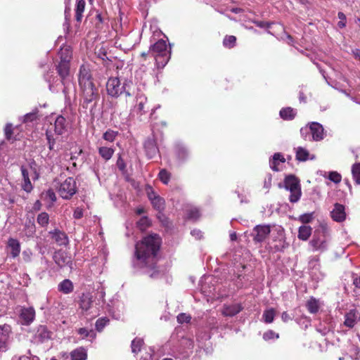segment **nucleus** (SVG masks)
<instances>
[{
  "mask_svg": "<svg viewBox=\"0 0 360 360\" xmlns=\"http://www.w3.org/2000/svg\"><path fill=\"white\" fill-rule=\"evenodd\" d=\"M161 245V238L158 234H150L135 246L134 266L141 269L143 274L151 278H158L161 271L157 266V254Z\"/></svg>",
  "mask_w": 360,
  "mask_h": 360,
  "instance_id": "1",
  "label": "nucleus"
},
{
  "mask_svg": "<svg viewBox=\"0 0 360 360\" xmlns=\"http://www.w3.org/2000/svg\"><path fill=\"white\" fill-rule=\"evenodd\" d=\"M148 52L154 58L158 68H164L169 60L171 53L163 39H160L150 45Z\"/></svg>",
  "mask_w": 360,
  "mask_h": 360,
  "instance_id": "2",
  "label": "nucleus"
},
{
  "mask_svg": "<svg viewBox=\"0 0 360 360\" xmlns=\"http://www.w3.org/2000/svg\"><path fill=\"white\" fill-rule=\"evenodd\" d=\"M278 186L283 187L281 184H279ZM283 187L290 192L289 197L290 202H297L300 199L302 191L300 181L295 175L290 174L285 178Z\"/></svg>",
  "mask_w": 360,
  "mask_h": 360,
  "instance_id": "3",
  "label": "nucleus"
},
{
  "mask_svg": "<svg viewBox=\"0 0 360 360\" xmlns=\"http://www.w3.org/2000/svg\"><path fill=\"white\" fill-rule=\"evenodd\" d=\"M328 243L327 229L325 227H321L314 231L309 245L314 251L324 252L327 250Z\"/></svg>",
  "mask_w": 360,
  "mask_h": 360,
  "instance_id": "4",
  "label": "nucleus"
},
{
  "mask_svg": "<svg viewBox=\"0 0 360 360\" xmlns=\"http://www.w3.org/2000/svg\"><path fill=\"white\" fill-rule=\"evenodd\" d=\"M108 94L113 97H117L123 92L127 96H131L128 90H126V84H121L120 79L117 77L110 78L106 84Z\"/></svg>",
  "mask_w": 360,
  "mask_h": 360,
  "instance_id": "5",
  "label": "nucleus"
},
{
  "mask_svg": "<svg viewBox=\"0 0 360 360\" xmlns=\"http://www.w3.org/2000/svg\"><path fill=\"white\" fill-rule=\"evenodd\" d=\"M150 108L147 97L143 94H138L136 97V104L132 109L133 113L141 119V117L146 115Z\"/></svg>",
  "mask_w": 360,
  "mask_h": 360,
  "instance_id": "6",
  "label": "nucleus"
},
{
  "mask_svg": "<svg viewBox=\"0 0 360 360\" xmlns=\"http://www.w3.org/2000/svg\"><path fill=\"white\" fill-rule=\"evenodd\" d=\"M77 191L76 181L72 178L66 179L63 183L60 184L58 188V193L64 199L70 198Z\"/></svg>",
  "mask_w": 360,
  "mask_h": 360,
  "instance_id": "7",
  "label": "nucleus"
},
{
  "mask_svg": "<svg viewBox=\"0 0 360 360\" xmlns=\"http://www.w3.org/2000/svg\"><path fill=\"white\" fill-rule=\"evenodd\" d=\"M80 87L82 90V96L84 99L83 107L88 108L89 104L92 102L96 103L98 100V90L95 88L94 84L82 86Z\"/></svg>",
  "mask_w": 360,
  "mask_h": 360,
  "instance_id": "8",
  "label": "nucleus"
},
{
  "mask_svg": "<svg viewBox=\"0 0 360 360\" xmlns=\"http://www.w3.org/2000/svg\"><path fill=\"white\" fill-rule=\"evenodd\" d=\"M12 329L10 325L0 326V352H5L8 347Z\"/></svg>",
  "mask_w": 360,
  "mask_h": 360,
  "instance_id": "9",
  "label": "nucleus"
},
{
  "mask_svg": "<svg viewBox=\"0 0 360 360\" xmlns=\"http://www.w3.org/2000/svg\"><path fill=\"white\" fill-rule=\"evenodd\" d=\"M53 260L60 268L68 266L72 269V261L68 254L62 250L57 251L53 255Z\"/></svg>",
  "mask_w": 360,
  "mask_h": 360,
  "instance_id": "10",
  "label": "nucleus"
},
{
  "mask_svg": "<svg viewBox=\"0 0 360 360\" xmlns=\"http://www.w3.org/2000/svg\"><path fill=\"white\" fill-rule=\"evenodd\" d=\"M271 232L270 226L267 225H257L253 229V240L256 243L263 242Z\"/></svg>",
  "mask_w": 360,
  "mask_h": 360,
  "instance_id": "11",
  "label": "nucleus"
},
{
  "mask_svg": "<svg viewBox=\"0 0 360 360\" xmlns=\"http://www.w3.org/2000/svg\"><path fill=\"white\" fill-rule=\"evenodd\" d=\"M57 71L58 75L62 78V82L64 86H65V79L66 77L69 75L70 72V66H69V61L66 59H61L60 62L57 66ZM66 89L67 87L65 86L63 89V92L66 93Z\"/></svg>",
  "mask_w": 360,
  "mask_h": 360,
  "instance_id": "12",
  "label": "nucleus"
},
{
  "mask_svg": "<svg viewBox=\"0 0 360 360\" xmlns=\"http://www.w3.org/2000/svg\"><path fill=\"white\" fill-rule=\"evenodd\" d=\"M309 129L314 141H319L324 139V129L321 124L318 122H311L309 125Z\"/></svg>",
  "mask_w": 360,
  "mask_h": 360,
  "instance_id": "13",
  "label": "nucleus"
},
{
  "mask_svg": "<svg viewBox=\"0 0 360 360\" xmlns=\"http://www.w3.org/2000/svg\"><path fill=\"white\" fill-rule=\"evenodd\" d=\"M79 83L80 86L94 84L89 69L84 65H82L80 67L79 74Z\"/></svg>",
  "mask_w": 360,
  "mask_h": 360,
  "instance_id": "14",
  "label": "nucleus"
},
{
  "mask_svg": "<svg viewBox=\"0 0 360 360\" xmlns=\"http://www.w3.org/2000/svg\"><path fill=\"white\" fill-rule=\"evenodd\" d=\"M330 216L335 221H343L346 218L345 207L341 204L335 203L333 210L330 212Z\"/></svg>",
  "mask_w": 360,
  "mask_h": 360,
  "instance_id": "15",
  "label": "nucleus"
},
{
  "mask_svg": "<svg viewBox=\"0 0 360 360\" xmlns=\"http://www.w3.org/2000/svg\"><path fill=\"white\" fill-rule=\"evenodd\" d=\"M144 148L148 158H153L159 152L155 141L152 139H147L144 143Z\"/></svg>",
  "mask_w": 360,
  "mask_h": 360,
  "instance_id": "16",
  "label": "nucleus"
},
{
  "mask_svg": "<svg viewBox=\"0 0 360 360\" xmlns=\"http://www.w3.org/2000/svg\"><path fill=\"white\" fill-rule=\"evenodd\" d=\"M49 234L51 235L52 239L58 245H66L69 242L67 235L58 229L50 231Z\"/></svg>",
  "mask_w": 360,
  "mask_h": 360,
  "instance_id": "17",
  "label": "nucleus"
},
{
  "mask_svg": "<svg viewBox=\"0 0 360 360\" xmlns=\"http://www.w3.org/2000/svg\"><path fill=\"white\" fill-rule=\"evenodd\" d=\"M35 317V311L32 307L23 308L21 309L20 318L23 321V324L29 325Z\"/></svg>",
  "mask_w": 360,
  "mask_h": 360,
  "instance_id": "18",
  "label": "nucleus"
},
{
  "mask_svg": "<svg viewBox=\"0 0 360 360\" xmlns=\"http://www.w3.org/2000/svg\"><path fill=\"white\" fill-rule=\"evenodd\" d=\"M67 122L63 116H58L54 124V131L57 135H62L66 131Z\"/></svg>",
  "mask_w": 360,
  "mask_h": 360,
  "instance_id": "19",
  "label": "nucleus"
},
{
  "mask_svg": "<svg viewBox=\"0 0 360 360\" xmlns=\"http://www.w3.org/2000/svg\"><path fill=\"white\" fill-rule=\"evenodd\" d=\"M20 170H21L22 178H23V183L22 184V188L27 193H30L33 189V186L31 184L30 178H29L28 171L24 166H22L20 167Z\"/></svg>",
  "mask_w": 360,
  "mask_h": 360,
  "instance_id": "20",
  "label": "nucleus"
},
{
  "mask_svg": "<svg viewBox=\"0 0 360 360\" xmlns=\"http://www.w3.org/2000/svg\"><path fill=\"white\" fill-rule=\"evenodd\" d=\"M312 233V228L310 226L302 225L299 227L297 238L306 241L309 239Z\"/></svg>",
  "mask_w": 360,
  "mask_h": 360,
  "instance_id": "21",
  "label": "nucleus"
},
{
  "mask_svg": "<svg viewBox=\"0 0 360 360\" xmlns=\"http://www.w3.org/2000/svg\"><path fill=\"white\" fill-rule=\"evenodd\" d=\"M71 360H86L87 352L84 347H78L70 352Z\"/></svg>",
  "mask_w": 360,
  "mask_h": 360,
  "instance_id": "22",
  "label": "nucleus"
},
{
  "mask_svg": "<svg viewBox=\"0 0 360 360\" xmlns=\"http://www.w3.org/2000/svg\"><path fill=\"white\" fill-rule=\"evenodd\" d=\"M242 309L241 306L238 304L226 306L224 308L223 314L228 316H233L238 314Z\"/></svg>",
  "mask_w": 360,
  "mask_h": 360,
  "instance_id": "23",
  "label": "nucleus"
},
{
  "mask_svg": "<svg viewBox=\"0 0 360 360\" xmlns=\"http://www.w3.org/2000/svg\"><path fill=\"white\" fill-rule=\"evenodd\" d=\"M8 247L11 249V255L13 257H16L20 252V245L18 240L10 238L8 241Z\"/></svg>",
  "mask_w": 360,
  "mask_h": 360,
  "instance_id": "24",
  "label": "nucleus"
},
{
  "mask_svg": "<svg viewBox=\"0 0 360 360\" xmlns=\"http://www.w3.org/2000/svg\"><path fill=\"white\" fill-rule=\"evenodd\" d=\"M85 5L86 3L84 0H78L77 2V6L75 8V19L78 22H80L82 21L83 13L85 9Z\"/></svg>",
  "mask_w": 360,
  "mask_h": 360,
  "instance_id": "25",
  "label": "nucleus"
},
{
  "mask_svg": "<svg viewBox=\"0 0 360 360\" xmlns=\"http://www.w3.org/2000/svg\"><path fill=\"white\" fill-rule=\"evenodd\" d=\"M58 290L65 294H68L73 290L72 283L69 279H65L58 285Z\"/></svg>",
  "mask_w": 360,
  "mask_h": 360,
  "instance_id": "26",
  "label": "nucleus"
},
{
  "mask_svg": "<svg viewBox=\"0 0 360 360\" xmlns=\"http://www.w3.org/2000/svg\"><path fill=\"white\" fill-rule=\"evenodd\" d=\"M295 115H296V112L295 111V110L293 108H292L290 107L282 108L280 110V116L283 120H292L295 117Z\"/></svg>",
  "mask_w": 360,
  "mask_h": 360,
  "instance_id": "27",
  "label": "nucleus"
},
{
  "mask_svg": "<svg viewBox=\"0 0 360 360\" xmlns=\"http://www.w3.org/2000/svg\"><path fill=\"white\" fill-rule=\"evenodd\" d=\"M36 337L41 341L44 342L51 338L50 333L44 326H40L37 331Z\"/></svg>",
  "mask_w": 360,
  "mask_h": 360,
  "instance_id": "28",
  "label": "nucleus"
},
{
  "mask_svg": "<svg viewBox=\"0 0 360 360\" xmlns=\"http://www.w3.org/2000/svg\"><path fill=\"white\" fill-rule=\"evenodd\" d=\"M285 160L283 156L281 153H276L274 155L273 159L269 161L270 167L274 171H278V162H285Z\"/></svg>",
  "mask_w": 360,
  "mask_h": 360,
  "instance_id": "29",
  "label": "nucleus"
},
{
  "mask_svg": "<svg viewBox=\"0 0 360 360\" xmlns=\"http://www.w3.org/2000/svg\"><path fill=\"white\" fill-rule=\"evenodd\" d=\"M92 304L91 297L89 294H82L80 298V307L84 310L87 311L90 309Z\"/></svg>",
  "mask_w": 360,
  "mask_h": 360,
  "instance_id": "30",
  "label": "nucleus"
},
{
  "mask_svg": "<svg viewBox=\"0 0 360 360\" xmlns=\"http://www.w3.org/2000/svg\"><path fill=\"white\" fill-rule=\"evenodd\" d=\"M357 319V315L355 311H350L345 316V325L349 328H353Z\"/></svg>",
  "mask_w": 360,
  "mask_h": 360,
  "instance_id": "31",
  "label": "nucleus"
},
{
  "mask_svg": "<svg viewBox=\"0 0 360 360\" xmlns=\"http://www.w3.org/2000/svg\"><path fill=\"white\" fill-rule=\"evenodd\" d=\"M98 153L104 160H108L112 158L114 150L108 147H101L98 149Z\"/></svg>",
  "mask_w": 360,
  "mask_h": 360,
  "instance_id": "32",
  "label": "nucleus"
},
{
  "mask_svg": "<svg viewBox=\"0 0 360 360\" xmlns=\"http://www.w3.org/2000/svg\"><path fill=\"white\" fill-rule=\"evenodd\" d=\"M275 315L276 310L273 308H271L264 311L262 319L265 323H270L274 321Z\"/></svg>",
  "mask_w": 360,
  "mask_h": 360,
  "instance_id": "33",
  "label": "nucleus"
},
{
  "mask_svg": "<svg viewBox=\"0 0 360 360\" xmlns=\"http://www.w3.org/2000/svg\"><path fill=\"white\" fill-rule=\"evenodd\" d=\"M306 306L308 311L311 314L316 313L319 309L318 301L313 297L307 301Z\"/></svg>",
  "mask_w": 360,
  "mask_h": 360,
  "instance_id": "34",
  "label": "nucleus"
},
{
  "mask_svg": "<svg viewBox=\"0 0 360 360\" xmlns=\"http://www.w3.org/2000/svg\"><path fill=\"white\" fill-rule=\"evenodd\" d=\"M46 136L48 141L49 148L50 150H58L59 147L56 146L57 139L54 138L51 131H46Z\"/></svg>",
  "mask_w": 360,
  "mask_h": 360,
  "instance_id": "35",
  "label": "nucleus"
},
{
  "mask_svg": "<svg viewBox=\"0 0 360 360\" xmlns=\"http://www.w3.org/2000/svg\"><path fill=\"white\" fill-rule=\"evenodd\" d=\"M143 345V340L141 338H136L131 342V352L134 354H137L141 351V349Z\"/></svg>",
  "mask_w": 360,
  "mask_h": 360,
  "instance_id": "36",
  "label": "nucleus"
},
{
  "mask_svg": "<svg viewBox=\"0 0 360 360\" xmlns=\"http://www.w3.org/2000/svg\"><path fill=\"white\" fill-rule=\"evenodd\" d=\"M38 112L39 110L37 108H35L32 112L27 113L22 117V122L27 123L33 122L38 119Z\"/></svg>",
  "mask_w": 360,
  "mask_h": 360,
  "instance_id": "37",
  "label": "nucleus"
},
{
  "mask_svg": "<svg viewBox=\"0 0 360 360\" xmlns=\"http://www.w3.org/2000/svg\"><path fill=\"white\" fill-rule=\"evenodd\" d=\"M309 152L302 147H298L296 152V159L299 161H306L309 158Z\"/></svg>",
  "mask_w": 360,
  "mask_h": 360,
  "instance_id": "38",
  "label": "nucleus"
},
{
  "mask_svg": "<svg viewBox=\"0 0 360 360\" xmlns=\"http://www.w3.org/2000/svg\"><path fill=\"white\" fill-rule=\"evenodd\" d=\"M37 223L42 227H45L49 224V216L46 212H41L37 216Z\"/></svg>",
  "mask_w": 360,
  "mask_h": 360,
  "instance_id": "39",
  "label": "nucleus"
},
{
  "mask_svg": "<svg viewBox=\"0 0 360 360\" xmlns=\"http://www.w3.org/2000/svg\"><path fill=\"white\" fill-rule=\"evenodd\" d=\"M236 42V37L233 35L226 36L223 40V45L229 49L235 46Z\"/></svg>",
  "mask_w": 360,
  "mask_h": 360,
  "instance_id": "40",
  "label": "nucleus"
},
{
  "mask_svg": "<svg viewBox=\"0 0 360 360\" xmlns=\"http://www.w3.org/2000/svg\"><path fill=\"white\" fill-rule=\"evenodd\" d=\"M153 207L159 211L163 210L165 208V200L161 197L158 196L153 200L150 201Z\"/></svg>",
  "mask_w": 360,
  "mask_h": 360,
  "instance_id": "41",
  "label": "nucleus"
},
{
  "mask_svg": "<svg viewBox=\"0 0 360 360\" xmlns=\"http://www.w3.org/2000/svg\"><path fill=\"white\" fill-rule=\"evenodd\" d=\"M353 177L357 184H360V163L354 164L352 168Z\"/></svg>",
  "mask_w": 360,
  "mask_h": 360,
  "instance_id": "42",
  "label": "nucleus"
},
{
  "mask_svg": "<svg viewBox=\"0 0 360 360\" xmlns=\"http://www.w3.org/2000/svg\"><path fill=\"white\" fill-rule=\"evenodd\" d=\"M158 176L160 181L163 184H167L170 179L171 174L169 172H167L165 169H162L160 171Z\"/></svg>",
  "mask_w": 360,
  "mask_h": 360,
  "instance_id": "43",
  "label": "nucleus"
},
{
  "mask_svg": "<svg viewBox=\"0 0 360 360\" xmlns=\"http://www.w3.org/2000/svg\"><path fill=\"white\" fill-rule=\"evenodd\" d=\"M4 133L6 139L8 141L10 140H16L15 138L13 137V124L11 123L6 124L5 128H4Z\"/></svg>",
  "mask_w": 360,
  "mask_h": 360,
  "instance_id": "44",
  "label": "nucleus"
},
{
  "mask_svg": "<svg viewBox=\"0 0 360 360\" xmlns=\"http://www.w3.org/2000/svg\"><path fill=\"white\" fill-rule=\"evenodd\" d=\"M150 220L146 217L141 218L139 221L137 222V226L141 231H144L146 228H148L150 226Z\"/></svg>",
  "mask_w": 360,
  "mask_h": 360,
  "instance_id": "45",
  "label": "nucleus"
},
{
  "mask_svg": "<svg viewBox=\"0 0 360 360\" xmlns=\"http://www.w3.org/2000/svg\"><path fill=\"white\" fill-rule=\"evenodd\" d=\"M117 134V131L109 129L103 134V138L108 141L112 142Z\"/></svg>",
  "mask_w": 360,
  "mask_h": 360,
  "instance_id": "46",
  "label": "nucleus"
},
{
  "mask_svg": "<svg viewBox=\"0 0 360 360\" xmlns=\"http://www.w3.org/2000/svg\"><path fill=\"white\" fill-rule=\"evenodd\" d=\"M109 320L106 318L98 319L96 322V328L98 331L101 332L104 327L108 324Z\"/></svg>",
  "mask_w": 360,
  "mask_h": 360,
  "instance_id": "47",
  "label": "nucleus"
},
{
  "mask_svg": "<svg viewBox=\"0 0 360 360\" xmlns=\"http://www.w3.org/2000/svg\"><path fill=\"white\" fill-rule=\"evenodd\" d=\"M313 214V212L303 214L299 217L298 219L303 224H308L312 221Z\"/></svg>",
  "mask_w": 360,
  "mask_h": 360,
  "instance_id": "48",
  "label": "nucleus"
},
{
  "mask_svg": "<svg viewBox=\"0 0 360 360\" xmlns=\"http://www.w3.org/2000/svg\"><path fill=\"white\" fill-rule=\"evenodd\" d=\"M328 179L335 184H338L341 181L342 176L337 172H330L328 174Z\"/></svg>",
  "mask_w": 360,
  "mask_h": 360,
  "instance_id": "49",
  "label": "nucleus"
},
{
  "mask_svg": "<svg viewBox=\"0 0 360 360\" xmlns=\"http://www.w3.org/2000/svg\"><path fill=\"white\" fill-rule=\"evenodd\" d=\"M191 319V316L185 313H181L177 316V321L179 323H188Z\"/></svg>",
  "mask_w": 360,
  "mask_h": 360,
  "instance_id": "50",
  "label": "nucleus"
},
{
  "mask_svg": "<svg viewBox=\"0 0 360 360\" xmlns=\"http://www.w3.org/2000/svg\"><path fill=\"white\" fill-rule=\"evenodd\" d=\"M148 197L150 201L153 200L158 196H159L153 189L150 186H147L146 188Z\"/></svg>",
  "mask_w": 360,
  "mask_h": 360,
  "instance_id": "51",
  "label": "nucleus"
},
{
  "mask_svg": "<svg viewBox=\"0 0 360 360\" xmlns=\"http://www.w3.org/2000/svg\"><path fill=\"white\" fill-rule=\"evenodd\" d=\"M279 335L278 333H274L273 330H268L263 335V338L265 340H269L274 338H278Z\"/></svg>",
  "mask_w": 360,
  "mask_h": 360,
  "instance_id": "52",
  "label": "nucleus"
},
{
  "mask_svg": "<svg viewBox=\"0 0 360 360\" xmlns=\"http://www.w3.org/2000/svg\"><path fill=\"white\" fill-rule=\"evenodd\" d=\"M116 164H117V166L118 169L120 171H122V172H124L125 171L126 165H125V162H124V160L122 158L120 155L118 157V159L117 160V163Z\"/></svg>",
  "mask_w": 360,
  "mask_h": 360,
  "instance_id": "53",
  "label": "nucleus"
},
{
  "mask_svg": "<svg viewBox=\"0 0 360 360\" xmlns=\"http://www.w3.org/2000/svg\"><path fill=\"white\" fill-rule=\"evenodd\" d=\"M78 333L80 334L81 335H84V337L94 336L95 335L94 331H92V330L89 331L85 328H79L78 330Z\"/></svg>",
  "mask_w": 360,
  "mask_h": 360,
  "instance_id": "54",
  "label": "nucleus"
},
{
  "mask_svg": "<svg viewBox=\"0 0 360 360\" xmlns=\"http://www.w3.org/2000/svg\"><path fill=\"white\" fill-rule=\"evenodd\" d=\"M199 212L198 210H191L188 213V217L193 219H197L199 217Z\"/></svg>",
  "mask_w": 360,
  "mask_h": 360,
  "instance_id": "55",
  "label": "nucleus"
},
{
  "mask_svg": "<svg viewBox=\"0 0 360 360\" xmlns=\"http://www.w3.org/2000/svg\"><path fill=\"white\" fill-rule=\"evenodd\" d=\"M73 217L75 219H81L83 217L82 210L79 207H77L74 211Z\"/></svg>",
  "mask_w": 360,
  "mask_h": 360,
  "instance_id": "56",
  "label": "nucleus"
},
{
  "mask_svg": "<svg viewBox=\"0 0 360 360\" xmlns=\"http://www.w3.org/2000/svg\"><path fill=\"white\" fill-rule=\"evenodd\" d=\"M191 233L192 236H195L198 239H200L202 237V233L200 230H197V229L193 230L191 232Z\"/></svg>",
  "mask_w": 360,
  "mask_h": 360,
  "instance_id": "57",
  "label": "nucleus"
},
{
  "mask_svg": "<svg viewBox=\"0 0 360 360\" xmlns=\"http://www.w3.org/2000/svg\"><path fill=\"white\" fill-rule=\"evenodd\" d=\"M292 317L286 312L284 311L281 314V319L283 322H288L290 320H292Z\"/></svg>",
  "mask_w": 360,
  "mask_h": 360,
  "instance_id": "58",
  "label": "nucleus"
},
{
  "mask_svg": "<svg viewBox=\"0 0 360 360\" xmlns=\"http://www.w3.org/2000/svg\"><path fill=\"white\" fill-rule=\"evenodd\" d=\"M47 195L49 197V198L52 200V201H56V194L54 193V192L51 190H49L47 191Z\"/></svg>",
  "mask_w": 360,
  "mask_h": 360,
  "instance_id": "59",
  "label": "nucleus"
},
{
  "mask_svg": "<svg viewBox=\"0 0 360 360\" xmlns=\"http://www.w3.org/2000/svg\"><path fill=\"white\" fill-rule=\"evenodd\" d=\"M353 284L356 288H360V277L354 278Z\"/></svg>",
  "mask_w": 360,
  "mask_h": 360,
  "instance_id": "60",
  "label": "nucleus"
},
{
  "mask_svg": "<svg viewBox=\"0 0 360 360\" xmlns=\"http://www.w3.org/2000/svg\"><path fill=\"white\" fill-rule=\"evenodd\" d=\"M231 11L234 13H240L243 11V10L240 8H232Z\"/></svg>",
  "mask_w": 360,
  "mask_h": 360,
  "instance_id": "61",
  "label": "nucleus"
},
{
  "mask_svg": "<svg viewBox=\"0 0 360 360\" xmlns=\"http://www.w3.org/2000/svg\"><path fill=\"white\" fill-rule=\"evenodd\" d=\"M12 360H31V359L27 356H20L18 358L15 357Z\"/></svg>",
  "mask_w": 360,
  "mask_h": 360,
  "instance_id": "62",
  "label": "nucleus"
},
{
  "mask_svg": "<svg viewBox=\"0 0 360 360\" xmlns=\"http://www.w3.org/2000/svg\"><path fill=\"white\" fill-rule=\"evenodd\" d=\"M230 239H231V240H232V241H235V240H236V239H237V235H236V233L235 232L231 233L230 234Z\"/></svg>",
  "mask_w": 360,
  "mask_h": 360,
  "instance_id": "63",
  "label": "nucleus"
},
{
  "mask_svg": "<svg viewBox=\"0 0 360 360\" xmlns=\"http://www.w3.org/2000/svg\"><path fill=\"white\" fill-rule=\"evenodd\" d=\"M338 18L340 19V20H346V16L342 12L338 13Z\"/></svg>",
  "mask_w": 360,
  "mask_h": 360,
  "instance_id": "64",
  "label": "nucleus"
}]
</instances>
